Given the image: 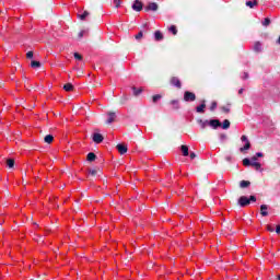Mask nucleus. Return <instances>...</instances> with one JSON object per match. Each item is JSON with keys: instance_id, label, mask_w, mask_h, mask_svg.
<instances>
[{"instance_id": "obj_20", "label": "nucleus", "mask_w": 280, "mask_h": 280, "mask_svg": "<svg viewBox=\"0 0 280 280\" xmlns=\"http://www.w3.org/2000/svg\"><path fill=\"white\" fill-rule=\"evenodd\" d=\"M182 152L184 156H189V147L183 144L182 145Z\"/></svg>"}, {"instance_id": "obj_19", "label": "nucleus", "mask_w": 280, "mask_h": 280, "mask_svg": "<svg viewBox=\"0 0 280 280\" xmlns=\"http://www.w3.org/2000/svg\"><path fill=\"white\" fill-rule=\"evenodd\" d=\"M44 141L45 143H48V144L54 143V136L52 135L45 136Z\"/></svg>"}, {"instance_id": "obj_39", "label": "nucleus", "mask_w": 280, "mask_h": 280, "mask_svg": "<svg viewBox=\"0 0 280 280\" xmlns=\"http://www.w3.org/2000/svg\"><path fill=\"white\" fill-rule=\"evenodd\" d=\"M126 102H128V96H122L120 98V104H126Z\"/></svg>"}, {"instance_id": "obj_4", "label": "nucleus", "mask_w": 280, "mask_h": 280, "mask_svg": "<svg viewBox=\"0 0 280 280\" xmlns=\"http://www.w3.org/2000/svg\"><path fill=\"white\" fill-rule=\"evenodd\" d=\"M159 10V4L155 2H150L147 7H144L145 12H156Z\"/></svg>"}, {"instance_id": "obj_14", "label": "nucleus", "mask_w": 280, "mask_h": 280, "mask_svg": "<svg viewBox=\"0 0 280 280\" xmlns=\"http://www.w3.org/2000/svg\"><path fill=\"white\" fill-rule=\"evenodd\" d=\"M95 159H97V155H95V153L90 152L86 156V161H89L90 163H93V161H95Z\"/></svg>"}, {"instance_id": "obj_37", "label": "nucleus", "mask_w": 280, "mask_h": 280, "mask_svg": "<svg viewBox=\"0 0 280 280\" xmlns=\"http://www.w3.org/2000/svg\"><path fill=\"white\" fill-rule=\"evenodd\" d=\"M26 58H28L30 60L34 58V51L26 52Z\"/></svg>"}, {"instance_id": "obj_41", "label": "nucleus", "mask_w": 280, "mask_h": 280, "mask_svg": "<svg viewBox=\"0 0 280 280\" xmlns=\"http://www.w3.org/2000/svg\"><path fill=\"white\" fill-rule=\"evenodd\" d=\"M267 231H269V233H275V228L267 225Z\"/></svg>"}, {"instance_id": "obj_2", "label": "nucleus", "mask_w": 280, "mask_h": 280, "mask_svg": "<svg viewBox=\"0 0 280 280\" xmlns=\"http://www.w3.org/2000/svg\"><path fill=\"white\" fill-rule=\"evenodd\" d=\"M184 102H196V93L186 91L184 93Z\"/></svg>"}, {"instance_id": "obj_40", "label": "nucleus", "mask_w": 280, "mask_h": 280, "mask_svg": "<svg viewBox=\"0 0 280 280\" xmlns=\"http://www.w3.org/2000/svg\"><path fill=\"white\" fill-rule=\"evenodd\" d=\"M221 110H223V113H231V108L222 106Z\"/></svg>"}, {"instance_id": "obj_6", "label": "nucleus", "mask_w": 280, "mask_h": 280, "mask_svg": "<svg viewBox=\"0 0 280 280\" xmlns=\"http://www.w3.org/2000/svg\"><path fill=\"white\" fill-rule=\"evenodd\" d=\"M208 126H211V128L215 130L217 128H220V126H222V122H220L218 119H212L208 121Z\"/></svg>"}, {"instance_id": "obj_22", "label": "nucleus", "mask_w": 280, "mask_h": 280, "mask_svg": "<svg viewBox=\"0 0 280 280\" xmlns=\"http://www.w3.org/2000/svg\"><path fill=\"white\" fill-rule=\"evenodd\" d=\"M154 38L155 40H163V33H161V31H156L154 33Z\"/></svg>"}, {"instance_id": "obj_23", "label": "nucleus", "mask_w": 280, "mask_h": 280, "mask_svg": "<svg viewBox=\"0 0 280 280\" xmlns=\"http://www.w3.org/2000/svg\"><path fill=\"white\" fill-rule=\"evenodd\" d=\"M31 67H32L33 69H38V68H40V61H36V60L31 61Z\"/></svg>"}, {"instance_id": "obj_51", "label": "nucleus", "mask_w": 280, "mask_h": 280, "mask_svg": "<svg viewBox=\"0 0 280 280\" xmlns=\"http://www.w3.org/2000/svg\"><path fill=\"white\" fill-rule=\"evenodd\" d=\"M225 160H226V161H231V156H226Z\"/></svg>"}, {"instance_id": "obj_47", "label": "nucleus", "mask_w": 280, "mask_h": 280, "mask_svg": "<svg viewBox=\"0 0 280 280\" xmlns=\"http://www.w3.org/2000/svg\"><path fill=\"white\" fill-rule=\"evenodd\" d=\"M276 233L279 235L280 234V225H277L276 228Z\"/></svg>"}, {"instance_id": "obj_32", "label": "nucleus", "mask_w": 280, "mask_h": 280, "mask_svg": "<svg viewBox=\"0 0 280 280\" xmlns=\"http://www.w3.org/2000/svg\"><path fill=\"white\" fill-rule=\"evenodd\" d=\"M253 163H250V160L248 158H245L243 160V165H245V167H248V165H252Z\"/></svg>"}, {"instance_id": "obj_13", "label": "nucleus", "mask_w": 280, "mask_h": 280, "mask_svg": "<svg viewBox=\"0 0 280 280\" xmlns=\"http://www.w3.org/2000/svg\"><path fill=\"white\" fill-rule=\"evenodd\" d=\"M198 124H199L201 130H205V128H207V126H209V120L199 119Z\"/></svg>"}, {"instance_id": "obj_11", "label": "nucleus", "mask_w": 280, "mask_h": 280, "mask_svg": "<svg viewBox=\"0 0 280 280\" xmlns=\"http://www.w3.org/2000/svg\"><path fill=\"white\" fill-rule=\"evenodd\" d=\"M260 215H262V218L268 217V206L266 205L260 206Z\"/></svg>"}, {"instance_id": "obj_35", "label": "nucleus", "mask_w": 280, "mask_h": 280, "mask_svg": "<svg viewBox=\"0 0 280 280\" xmlns=\"http://www.w3.org/2000/svg\"><path fill=\"white\" fill-rule=\"evenodd\" d=\"M218 108V102H212L210 106V110L213 112Z\"/></svg>"}, {"instance_id": "obj_16", "label": "nucleus", "mask_w": 280, "mask_h": 280, "mask_svg": "<svg viewBox=\"0 0 280 280\" xmlns=\"http://www.w3.org/2000/svg\"><path fill=\"white\" fill-rule=\"evenodd\" d=\"M241 189H246V187H250V182L248 180H241L240 182Z\"/></svg>"}, {"instance_id": "obj_33", "label": "nucleus", "mask_w": 280, "mask_h": 280, "mask_svg": "<svg viewBox=\"0 0 280 280\" xmlns=\"http://www.w3.org/2000/svg\"><path fill=\"white\" fill-rule=\"evenodd\" d=\"M136 40H141V38H143V31H140L136 36H135Z\"/></svg>"}, {"instance_id": "obj_9", "label": "nucleus", "mask_w": 280, "mask_h": 280, "mask_svg": "<svg viewBox=\"0 0 280 280\" xmlns=\"http://www.w3.org/2000/svg\"><path fill=\"white\" fill-rule=\"evenodd\" d=\"M170 105L173 107V110H178L180 108V103L178 100H172L170 102Z\"/></svg>"}, {"instance_id": "obj_50", "label": "nucleus", "mask_w": 280, "mask_h": 280, "mask_svg": "<svg viewBox=\"0 0 280 280\" xmlns=\"http://www.w3.org/2000/svg\"><path fill=\"white\" fill-rule=\"evenodd\" d=\"M252 161H257V155L252 158Z\"/></svg>"}, {"instance_id": "obj_10", "label": "nucleus", "mask_w": 280, "mask_h": 280, "mask_svg": "<svg viewBox=\"0 0 280 280\" xmlns=\"http://www.w3.org/2000/svg\"><path fill=\"white\" fill-rule=\"evenodd\" d=\"M107 115L108 118L106 120V124H113V121H115V118L117 117L115 112H108Z\"/></svg>"}, {"instance_id": "obj_34", "label": "nucleus", "mask_w": 280, "mask_h": 280, "mask_svg": "<svg viewBox=\"0 0 280 280\" xmlns=\"http://www.w3.org/2000/svg\"><path fill=\"white\" fill-rule=\"evenodd\" d=\"M271 21H270V18H266L265 21L262 22V25L265 27H268V25H270Z\"/></svg>"}, {"instance_id": "obj_7", "label": "nucleus", "mask_w": 280, "mask_h": 280, "mask_svg": "<svg viewBox=\"0 0 280 280\" xmlns=\"http://www.w3.org/2000/svg\"><path fill=\"white\" fill-rule=\"evenodd\" d=\"M119 154H126V152H128V145L120 143L116 145Z\"/></svg>"}, {"instance_id": "obj_1", "label": "nucleus", "mask_w": 280, "mask_h": 280, "mask_svg": "<svg viewBox=\"0 0 280 280\" xmlns=\"http://www.w3.org/2000/svg\"><path fill=\"white\" fill-rule=\"evenodd\" d=\"M250 202H257V197L252 195V196H249V198L246 196H241L238 198L240 207H248V205H250Z\"/></svg>"}, {"instance_id": "obj_5", "label": "nucleus", "mask_w": 280, "mask_h": 280, "mask_svg": "<svg viewBox=\"0 0 280 280\" xmlns=\"http://www.w3.org/2000/svg\"><path fill=\"white\" fill-rule=\"evenodd\" d=\"M132 10H135V12H141V10H143V2L136 0L132 4Z\"/></svg>"}, {"instance_id": "obj_18", "label": "nucleus", "mask_w": 280, "mask_h": 280, "mask_svg": "<svg viewBox=\"0 0 280 280\" xmlns=\"http://www.w3.org/2000/svg\"><path fill=\"white\" fill-rule=\"evenodd\" d=\"M5 163H7V167L9 170H12V167H14L15 162H14V159H7Z\"/></svg>"}, {"instance_id": "obj_36", "label": "nucleus", "mask_w": 280, "mask_h": 280, "mask_svg": "<svg viewBox=\"0 0 280 280\" xmlns=\"http://www.w3.org/2000/svg\"><path fill=\"white\" fill-rule=\"evenodd\" d=\"M115 8H119L121 5V0H114Z\"/></svg>"}, {"instance_id": "obj_21", "label": "nucleus", "mask_w": 280, "mask_h": 280, "mask_svg": "<svg viewBox=\"0 0 280 280\" xmlns=\"http://www.w3.org/2000/svg\"><path fill=\"white\" fill-rule=\"evenodd\" d=\"M222 128L223 130H229L231 128V121L229 119L223 120Z\"/></svg>"}, {"instance_id": "obj_15", "label": "nucleus", "mask_w": 280, "mask_h": 280, "mask_svg": "<svg viewBox=\"0 0 280 280\" xmlns=\"http://www.w3.org/2000/svg\"><path fill=\"white\" fill-rule=\"evenodd\" d=\"M205 108H207V104H205V101H203L201 105L196 107V112L197 113H205Z\"/></svg>"}, {"instance_id": "obj_17", "label": "nucleus", "mask_w": 280, "mask_h": 280, "mask_svg": "<svg viewBox=\"0 0 280 280\" xmlns=\"http://www.w3.org/2000/svg\"><path fill=\"white\" fill-rule=\"evenodd\" d=\"M131 89L133 91L135 97H139V94L143 93V89H141V88L137 89V88L132 86Z\"/></svg>"}, {"instance_id": "obj_3", "label": "nucleus", "mask_w": 280, "mask_h": 280, "mask_svg": "<svg viewBox=\"0 0 280 280\" xmlns=\"http://www.w3.org/2000/svg\"><path fill=\"white\" fill-rule=\"evenodd\" d=\"M170 84L176 89H183V83H180V79H178V77H172L170 79Z\"/></svg>"}, {"instance_id": "obj_45", "label": "nucleus", "mask_w": 280, "mask_h": 280, "mask_svg": "<svg viewBox=\"0 0 280 280\" xmlns=\"http://www.w3.org/2000/svg\"><path fill=\"white\" fill-rule=\"evenodd\" d=\"M220 139H221L222 141H224V139H226V135L221 133V135H220Z\"/></svg>"}, {"instance_id": "obj_26", "label": "nucleus", "mask_w": 280, "mask_h": 280, "mask_svg": "<svg viewBox=\"0 0 280 280\" xmlns=\"http://www.w3.org/2000/svg\"><path fill=\"white\" fill-rule=\"evenodd\" d=\"M258 4L259 2H257V0L246 2L247 8H254V5H258Z\"/></svg>"}, {"instance_id": "obj_28", "label": "nucleus", "mask_w": 280, "mask_h": 280, "mask_svg": "<svg viewBox=\"0 0 280 280\" xmlns=\"http://www.w3.org/2000/svg\"><path fill=\"white\" fill-rule=\"evenodd\" d=\"M241 152H245V150H250V141H247L244 147H242Z\"/></svg>"}, {"instance_id": "obj_52", "label": "nucleus", "mask_w": 280, "mask_h": 280, "mask_svg": "<svg viewBox=\"0 0 280 280\" xmlns=\"http://www.w3.org/2000/svg\"><path fill=\"white\" fill-rule=\"evenodd\" d=\"M79 75H82V71L81 70H79Z\"/></svg>"}, {"instance_id": "obj_25", "label": "nucleus", "mask_w": 280, "mask_h": 280, "mask_svg": "<svg viewBox=\"0 0 280 280\" xmlns=\"http://www.w3.org/2000/svg\"><path fill=\"white\" fill-rule=\"evenodd\" d=\"M63 90L67 91V92L73 91V84H71V83L65 84Z\"/></svg>"}, {"instance_id": "obj_24", "label": "nucleus", "mask_w": 280, "mask_h": 280, "mask_svg": "<svg viewBox=\"0 0 280 280\" xmlns=\"http://www.w3.org/2000/svg\"><path fill=\"white\" fill-rule=\"evenodd\" d=\"M168 32H172L173 36H176V34H178V28H176V25H171Z\"/></svg>"}, {"instance_id": "obj_43", "label": "nucleus", "mask_w": 280, "mask_h": 280, "mask_svg": "<svg viewBox=\"0 0 280 280\" xmlns=\"http://www.w3.org/2000/svg\"><path fill=\"white\" fill-rule=\"evenodd\" d=\"M241 141H245L246 143H248V137L242 136V137H241Z\"/></svg>"}, {"instance_id": "obj_31", "label": "nucleus", "mask_w": 280, "mask_h": 280, "mask_svg": "<svg viewBox=\"0 0 280 280\" xmlns=\"http://www.w3.org/2000/svg\"><path fill=\"white\" fill-rule=\"evenodd\" d=\"M161 94H156V95H153L152 100H153V104H156L159 102V100H161Z\"/></svg>"}, {"instance_id": "obj_8", "label": "nucleus", "mask_w": 280, "mask_h": 280, "mask_svg": "<svg viewBox=\"0 0 280 280\" xmlns=\"http://www.w3.org/2000/svg\"><path fill=\"white\" fill-rule=\"evenodd\" d=\"M92 139L94 143H102V141H104V136H102V133H94Z\"/></svg>"}, {"instance_id": "obj_30", "label": "nucleus", "mask_w": 280, "mask_h": 280, "mask_svg": "<svg viewBox=\"0 0 280 280\" xmlns=\"http://www.w3.org/2000/svg\"><path fill=\"white\" fill-rule=\"evenodd\" d=\"M252 167H255L257 171L261 170V163L252 162Z\"/></svg>"}, {"instance_id": "obj_42", "label": "nucleus", "mask_w": 280, "mask_h": 280, "mask_svg": "<svg viewBox=\"0 0 280 280\" xmlns=\"http://www.w3.org/2000/svg\"><path fill=\"white\" fill-rule=\"evenodd\" d=\"M83 37H84V31L79 32L78 38H79V39H82Z\"/></svg>"}, {"instance_id": "obj_53", "label": "nucleus", "mask_w": 280, "mask_h": 280, "mask_svg": "<svg viewBox=\"0 0 280 280\" xmlns=\"http://www.w3.org/2000/svg\"><path fill=\"white\" fill-rule=\"evenodd\" d=\"M278 280H280V275L278 276Z\"/></svg>"}, {"instance_id": "obj_38", "label": "nucleus", "mask_w": 280, "mask_h": 280, "mask_svg": "<svg viewBox=\"0 0 280 280\" xmlns=\"http://www.w3.org/2000/svg\"><path fill=\"white\" fill-rule=\"evenodd\" d=\"M74 58L75 60H82V55H80L79 52H74Z\"/></svg>"}, {"instance_id": "obj_12", "label": "nucleus", "mask_w": 280, "mask_h": 280, "mask_svg": "<svg viewBox=\"0 0 280 280\" xmlns=\"http://www.w3.org/2000/svg\"><path fill=\"white\" fill-rule=\"evenodd\" d=\"M254 51L256 54H260V51H261V43L260 42H255V44H254Z\"/></svg>"}, {"instance_id": "obj_49", "label": "nucleus", "mask_w": 280, "mask_h": 280, "mask_svg": "<svg viewBox=\"0 0 280 280\" xmlns=\"http://www.w3.org/2000/svg\"><path fill=\"white\" fill-rule=\"evenodd\" d=\"M244 93V89L238 90V95H242Z\"/></svg>"}, {"instance_id": "obj_29", "label": "nucleus", "mask_w": 280, "mask_h": 280, "mask_svg": "<svg viewBox=\"0 0 280 280\" xmlns=\"http://www.w3.org/2000/svg\"><path fill=\"white\" fill-rule=\"evenodd\" d=\"M97 172H100V168H90L89 174L91 176H97Z\"/></svg>"}, {"instance_id": "obj_27", "label": "nucleus", "mask_w": 280, "mask_h": 280, "mask_svg": "<svg viewBox=\"0 0 280 280\" xmlns=\"http://www.w3.org/2000/svg\"><path fill=\"white\" fill-rule=\"evenodd\" d=\"M89 14H91L89 11H84L83 14L78 15V19H80L81 21H84V19H86Z\"/></svg>"}, {"instance_id": "obj_44", "label": "nucleus", "mask_w": 280, "mask_h": 280, "mask_svg": "<svg viewBox=\"0 0 280 280\" xmlns=\"http://www.w3.org/2000/svg\"><path fill=\"white\" fill-rule=\"evenodd\" d=\"M262 156H264V153L261 152L256 153V158L261 159Z\"/></svg>"}, {"instance_id": "obj_46", "label": "nucleus", "mask_w": 280, "mask_h": 280, "mask_svg": "<svg viewBox=\"0 0 280 280\" xmlns=\"http://www.w3.org/2000/svg\"><path fill=\"white\" fill-rule=\"evenodd\" d=\"M190 159L194 161L196 159V154L194 152H190Z\"/></svg>"}, {"instance_id": "obj_48", "label": "nucleus", "mask_w": 280, "mask_h": 280, "mask_svg": "<svg viewBox=\"0 0 280 280\" xmlns=\"http://www.w3.org/2000/svg\"><path fill=\"white\" fill-rule=\"evenodd\" d=\"M244 79L248 80V73L247 72L244 73Z\"/></svg>"}]
</instances>
